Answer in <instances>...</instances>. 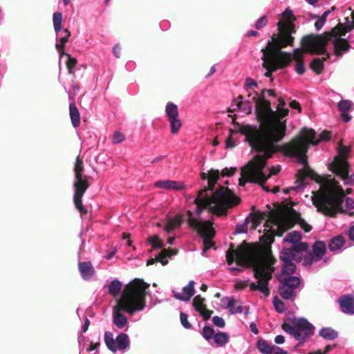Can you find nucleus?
<instances>
[{"label":"nucleus","instance_id":"9","mask_svg":"<svg viewBox=\"0 0 354 354\" xmlns=\"http://www.w3.org/2000/svg\"><path fill=\"white\" fill-rule=\"evenodd\" d=\"M322 177L323 178V183L326 180L331 181L332 189L331 193H335L336 194L337 198V204L335 205L333 207H332L334 215H326L323 212H320L323 215L331 218H335L337 215V213H345L346 211L342 207V203L344 202L346 194H351L352 193L353 189L351 188H347L345 191L343 188L339 185V182L335 178H333L331 175L326 174L323 176L319 175V179Z\"/></svg>","mask_w":354,"mask_h":354},{"label":"nucleus","instance_id":"45","mask_svg":"<svg viewBox=\"0 0 354 354\" xmlns=\"http://www.w3.org/2000/svg\"><path fill=\"white\" fill-rule=\"evenodd\" d=\"M270 215V213L268 212H261L257 211L253 214H251L250 216L255 220V222L261 223L262 221H264L268 218Z\"/></svg>","mask_w":354,"mask_h":354},{"label":"nucleus","instance_id":"32","mask_svg":"<svg viewBox=\"0 0 354 354\" xmlns=\"http://www.w3.org/2000/svg\"><path fill=\"white\" fill-rule=\"evenodd\" d=\"M252 169L251 165H248V163L241 169V177L239 180V185L244 187L246 182L251 183L249 179L250 178V174Z\"/></svg>","mask_w":354,"mask_h":354},{"label":"nucleus","instance_id":"20","mask_svg":"<svg viewBox=\"0 0 354 354\" xmlns=\"http://www.w3.org/2000/svg\"><path fill=\"white\" fill-rule=\"evenodd\" d=\"M219 179V171L218 169H212L209 172V178L208 180V185L203 189L198 191V194L201 196H207L210 197L208 194V192H212L214 190L215 185L217 183Z\"/></svg>","mask_w":354,"mask_h":354},{"label":"nucleus","instance_id":"54","mask_svg":"<svg viewBox=\"0 0 354 354\" xmlns=\"http://www.w3.org/2000/svg\"><path fill=\"white\" fill-rule=\"evenodd\" d=\"M281 328L286 333L292 335L295 337V325L292 326L288 323H283Z\"/></svg>","mask_w":354,"mask_h":354},{"label":"nucleus","instance_id":"39","mask_svg":"<svg viewBox=\"0 0 354 354\" xmlns=\"http://www.w3.org/2000/svg\"><path fill=\"white\" fill-rule=\"evenodd\" d=\"M229 336L226 333L219 331L216 333L214 341L218 346H223L229 342Z\"/></svg>","mask_w":354,"mask_h":354},{"label":"nucleus","instance_id":"12","mask_svg":"<svg viewBox=\"0 0 354 354\" xmlns=\"http://www.w3.org/2000/svg\"><path fill=\"white\" fill-rule=\"evenodd\" d=\"M104 342L108 348L113 353H115L118 349H126L130 344L129 337L126 333H120L115 339L112 333L109 331L104 333Z\"/></svg>","mask_w":354,"mask_h":354},{"label":"nucleus","instance_id":"26","mask_svg":"<svg viewBox=\"0 0 354 354\" xmlns=\"http://www.w3.org/2000/svg\"><path fill=\"white\" fill-rule=\"evenodd\" d=\"M78 268L82 278L85 280L90 279L95 273V269L91 262H80Z\"/></svg>","mask_w":354,"mask_h":354},{"label":"nucleus","instance_id":"23","mask_svg":"<svg viewBox=\"0 0 354 354\" xmlns=\"http://www.w3.org/2000/svg\"><path fill=\"white\" fill-rule=\"evenodd\" d=\"M155 186L158 188L173 189L176 191L182 190L185 188L184 183L170 180L157 181L155 183Z\"/></svg>","mask_w":354,"mask_h":354},{"label":"nucleus","instance_id":"4","mask_svg":"<svg viewBox=\"0 0 354 354\" xmlns=\"http://www.w3.org/2000/svg\"><path fill=\"white\" fill-rule=\"evenodd\" d=\"M149 287V284L138 278L124 286L120 298L113 308V321L118 328H124L127 324V318L121 311L133 315L136 311L142 310L145 308L146 290Z\"/></svg>","mask_w":354,"mask_h":354},{"label":"nucleus","instance_id":"50","mask_svg":"<svg viewBox=\"0 0 354 354\" xmlns=\"http://www.w3.org/2000/svg\"><path fill=\"white\" fill-rule=\"evenodd\" d=\"M167 258H169L168 250L162 249L160 254L156 257V260L157 261L160 262L162 266H166L168 263Z\"/></svg>","mask_w":354,"mask_h":354},{"label":"nucleus","instance_id":"57","mask_svg":"<svg viewBox=\"0 0 354 354\" xmlns=\"http://www.w3.org/2000/svg\"><path fill=\"white\" fill-rule=\"evenodd\" d=\"M198 312L201 314L205 320H208L213 313L212 310L207 309L206 307L203 308Z\"/></svg>","mask_w":354,"mask_h":354},{"label":"nucleus","instance_id":"62","mask_svg":"<svg viewBox=\"0 0 354 354\" xmlns=\"http://www.w3.org/2000/svg\"><path fill=\"white\" fill-rule=\"evenodd\" d=\"M122 48L119 44H117L113 47V54L116 58H120L121 56Z\"/></svg>","mask_w":354,"mask_h":354},{"label":"nucleus","instance_id":"8","mask_svg":"<svg viewBox=\"0 0 354 354\" xmlns=\"http://www.w3.org/2000/svg\"><path fill=\"white\" fill-rule=\"evenodd\" d=\"M84 170L83 159L78 156L76 158L73 169L75 174L73 203L75 208L82 216H85L88 214L87 209L83 205L82 197L90 187L88 176L83 174Z\"/></svg>","mask_w":354,"mask_h":354},{"label":"nucleus","instance_id":"25","mask_svg":"<svg viewBox=\"0 0 354 354\" xmlns=\"http://www.w3.org/2000/svg\"><path fill=\"white\" fill-rule=\"evenodd\" d=\"M279 258L283 262H299L301 260V257L299 254L295 253L290 248H283L280 253Z\"/></svg>","mask_w":354,"mask_h":354},{"label":"nucleus","instance_id":"34","mask_svg":"<svg viewBox=\"0 0 354 354\" xmlns=\"http://www.w3.org/2000/svg\"><path fill=\"white\" fill-rule=\"evenodd\" d=\"M166 115L168 117L169 120L178 118V106L171 102H169L166 105L165 109Z\"/></svg>","mask_w":354,"mask_h":354},{"label":"nucleus","instance_id":"52","mask_svg":"<svg viewBox=\"0 0 354 354\" xmlns=\"http://www.w3.org/2000/svg\"><path fill=\"white\" fill-rule=\"evenodd\" d=\"M273 305L278 313H281L286 310L285 304L277 297H274Z\"/></svg>","mask_w":354,"mask_h":354},{"label":"nucleus","instance_id":"21","mask_svg":"<svg viewBox=\"0 0 354 354\" xmlns=\"http://www.w3.org/2000/svg\"><path fill=\"white\" fill-rule=\"evenodd\" d=\"M265 230L266 232L264 233V234L260 237V241L264 244V246L263 248H259L258 246L257 247L259 249V250L261 252H264L265 250L268 249L270 251L271 255H273L271 251V244L274 241V236L276 235V234L274 230L272 229Z\"/></svg>","mask_w":354,"mask_h":354},{"label":"nucleus","instance_id":"29","mask_svg":"<svg viewBox=\"0 0 354 354\" xmlns=\"http://www.w3.org/2000/svg\"><path fill=\"white\" fill-rule=\"evenodd\" d=\"M187 214L189 216L187 220L188 225L194 230L197 231L200 228L203 227V226L211 222V221L209 220L203 222L198 221L196 218L193 217V214L190 210H187Z\"/></svg>","mask_w":354,"mask_h":354},{"label":"nucleus","instance_id":"43","mask_svg":"<svg viewBox=\"0 0 354 354\" xmlns=\"http://www.w3.org/2000/svg\"><path fill=\"white\" fill-rule=\"evenodd\" d=\"M54 30L55 32H58L61 30L62 24V14L57 12L53 14V17Z\"/></svg>","mask_w":354,"mask_h":354},{"label":"nucleus","instance_id":"64","mask_svg":"<svg viewBox=\"0 0 354 354\" xmlns=\"http://www.w3.org/2000/svg\"><path fill=\"white\" fill-rule=\"evenodd\" d=\"M270 354H287V351L283 350L279 346H274L272 350V353H270Z\"/></svg>","mask_w":354,"mask_h":354},{"label":"nucleus","instance_id":"31","mask_svg":"<svg viewBox=\"0 0 354 354\" xmlns=\"http://www.w3.org/2000/svg\"><path fill=\"white\" fill-rule=\"evenodd\" d=\"M286 208L288 210V212L294 216L295 218L297 220L300 227L306 232H308L312 230V227L304 219L301 218L299 213L297 212L294 209L291 207H286Z\"/></svg>","mask_w":354,"mask_h":354},{"label":"nucleus","instance_id":"19","mask_svg":"<svg viewBox=\"0 0 354 354\" xmlns=\"http://www.w3.org/2000/svg\"><path fill=\"white\" fill-rule=\"evenodd\" d=\"M350 165L330 169L333 174L344 180L345 185H353L354 184V174H349Z\"/></svg>","mask_w":354,"mask_h":354},{"label":"nucleus","instance_id":"41","mask_svg":"<svg viewBox=\"0 0 354 354\" xmlns=\"http://www.w3.org/2000/svg\"><path fill=\"white\" fill-rule=\"evenodd\" d=\"M296 271V266L293 261L283 262L282 267V273L288 276H291Z\"/></svg>","mask_w":354,"mask_h":354},{"label":"nucleus","instance_id":"56","mask_svg":"<svg viewBox=\"0 0 354 354\" xmlns=\"http://www.w3.org/2000/svg\"><path fill=\"white\" fill-rule=\"evenodd\" d=\"M125 136L124 134L119 131L115 132L113 136V142L114 144H119L122 142L123 140H124Z\"/></svg>","mask_w":354,"mask_h":354},{"label":"nucleus","instance_id":"35","mask_svg":"<svg viewBox=\"0 0 354 354\" xmlns=\"http://www.w3.org/2000/svg\"><path fill=\"white\" fill-rule=\"evenodd\" d=\"M257 349L263 354H270L274 346H271L268 342L263 339H259L256 344Z\"/></svg>","mask_w":354,"mask_h":354},{"label":"nucleus","instance_id":"16","mask_svg":"<svg viewBox=\"0 0 354 354\" xmlns=\"http://www.w3.org/2000/svg\"><path fill=\"white\" fill-rule=\"evenodd\" d=\"M212 225L213 222L211 221L196 231L203 238V252H206L215 245V243L212 241V239L214 237L216 234Z\"/></svg>","mask_w":354,"mask_h":354},{"label":"nucleus","instance_id":"24","mask_svg":"<svg viewBox=\"0 0 354 354\" xmlns=\"http://www.w3.org/2000/svg\"><path fill=\"white\" fill-rule=\"evenodd\" d=\"M194 281H190L189 283L185 286L183 289V292L185 295H182L181 293L178 292H174V296L176 299L184 301H188L191 299V297L194 295L195 290H194Z\"/></svg>","mask_w":354,"mask_h":354},{"label":"nucleus","instance_id":"47","mask_svg":"<svg viewBox=\"0 0 354 354\" xmlns=\"http://www.w3.org/2000/svg\"><path fill=\"white\" fill-rule=\"evenodd\" d=\"M216 333L213 328L209 326L203 327L202 335L207 341L214 339Z\"/></svg>","mask_w":354,"mask_h":354},{"label":"nucleus","instance_id":"22","mask_svg":"<svg viewBox=\"0 0 354 354\" xmlns=\"http://www.w3.org/2000/svg\"><path fill=\"white\" fill-rule=\"evenodd\" d=\"M272 224H279L282 227H287V231L295 225V221L290 217L283 216L280 213H275L272 218H270Z\"/></svg>","mask_w":354,"mask_h":354},{"label":"nucleus","instance_id":"59","mask_svg":"<svg viewBox=\"0 0 354 354\" xmlns=\"http://www.w3.org/2000/svg\"><path fill=\"white\" fill-rule=\"evenodd\" d=\"M313 261H316L315 257L310 252L307 255L304 257V264L305 266H310L313 263Z\"/></svg>","mask_w":354,"mask_h":354},{"label":"nucleus","instance_id":"37","mask_svg":"<svg viewBox=\"0 0 354 354\" xmlns=\"http://www.w3.org/2000/svg\"><path fill=\"white\" fill-rule=\"evenodd\" d=\"M319 335L326 339L333 340L337 337L338 333L330 328H323L319 330Z\"/></svg>","mask_w":354,"mask_h":354},{"label":"nucleus","instance_id":"5","mask_svg":"<svg viewBox=\"0 0 354 354\" xmlns=\"http://www.w3.org/2000/svg\"><path fill=\"white\" fill-rule=\"evenodd\" d=\"M241 202V198L234 194V192L228 187L219 186L211 196H201L198 194L194 201L196 205V214L200 216L205 209L208 212L218 216H225L227 209L237 205Z\"/></svg>","mask_w":354,"mask_h":354},{"label":"nucleus","instance_id":"11","mask_svg":"<svg viewBox=\"0 0 354 354\" xmlns=\"http://www.w3.org/2000/svg\"><path fill=\"white\" fill-rule=\"evenodd\" d=\"M56 35L57 43L55 47L59 55V65L60 66L62 62H64L66 66H75L77 64L76 59L62 52L71 35L70 32L67 29H61L58 32H56Z\"/></svg>","mask_w":354,"mask_h":354},{"label":"nucleus","instance_id":"27","mask_svg":"<svg viewBox=\"0 0 354 354\" xmlns=\"http://www.w3.org/2000/svg\"><path fill=\"white\" fill-rule=\"evenodd\" d=\"M326 251V245L322 241H317L313 245L312 254L315 257V261L321 260Z\"/></svg>","mask_w":354,"mask_h":354},{"label":"nucleus","instance_id":"33","mask_svg":"<svg viewBox=\"0 0 354 354\" xmlns=\"http://www.w3.org/2000/svg\"><path fill=\"white\" fill-rule=\"evenodd\" d=\"M345 241L342 236L339 235L332 238L328 243V248L330 251L340 249L344 244Z\"/></svg>","mask_w":354,"mask_h":354},{"label":"nucleus","instance_id":"3","mask_svg":"<svg viewBox=\"0 0 354 354\" xmlns=\"http://www.w3.org/2000/svg\"><path fill=\"white\" fill-rule=\"evenodd\" d=\"M256 103L255 113L260 123V127L247 124L239 131L245 136V141L248 143L274 140L281 141L286 133V120H279V111H274L271 108L270 102L265 99V95H259L257 91L249 93L248 97Z\"/></svg>","mask_w":354,"mask_h":354},{"label":"nucleus","instance_id":"36","mask_svg":"<svg viewBox=\"0 0 354 354\" xmlns=\"http://www.w3.org/2000/svg\"><path fill=\"white\" fill-rule=\"evenodd\" d=\"M225 299L227 300L225 308H230L231 314L241 313L243 312V306L241 303L236 305L234 298H225Z\"/></svg>","mask_w":354,"mask_h":354},{"label":"nucleus","instance_id":"63","mask_svg":"<svg viewBox=\"0 0 354 354\" xmlns=\"http://www.w3.org/2000/svg\"><path fill=\"white\" fill-rule=\"evenodd\" d=\"M345 198V205L347 209H354V200L350 197H346Z\"/></svg>","mask_w":354,"mask_h":354},{"label":"nucleus","instance_id":"10","mask_svg":"<svg viewBox=\"0 0 354 354\" xmlns=\"http://www.w3.org/2000/svg\"><path fill=\"white\" fill-rule=\"evenodd\" d=\"M301 284V279L295 276H287L280 279L278 292L285 300H295L297 297L296 290Z\"/></svg>","mask_w":354,"mask_h":354},{"label":"nucleus","instance_id":"49","mask_svg":"<svg viewBox=\"0 0 354 354\" xmlns=\"http://www.w3.org/2000/svg\"><path fill=\"white\" fill-rule=\"evenodd\" d=\"M171 133L175 134L178 132L179 129L182 127V123L178 118H174V120H169Z\"/></svg>","mask_w":354,"mask_h":354},{"label":"nucleus","instance_id":"7","mask_svg":"<svg viewBox=\"0 0 354 354\" xmlns=\"http://www.w3.org/2000/svg\"><path fill=\"white\" fill-rule=\"evenodd\" d=\"M266 252L270 253L268 249L261 252L256 245H248L245 241L236 249H234V243H231L226 252V261L228 265L236 262L239 266L244 267L266 255Z\"/></svg>","mask_w":354,"mask_h":354},{"label":"nucleus","instance_id":"38","mask_svg":"<svg viewBox=\"0 0 354 354\" xmlns=\"http://www.w3.org/2000/svg\"><path fill=\"white\" fill-rule=\"evenodd\" d=\"M122 287V283L118 280L112 281L109 286V292L113 296L119 295Z\"/></svg>","mask_w":354,"mask_h":354},{"label":"nucleus","instance_id":"6","mask_svg":"<svg viewBox=\"0 0 354 354\" xmlns=\"http://www.w3.org/2000/svg\"><path fill=\"white\" fill-rule=\"evenodd\" d=\"M266 252V255L245 267L252 268L254 271V277L258 280L257 283L253 282L250 284V290H259L266 297H268L270 295L268 283L274 272V265L277 262V259L273 255H271L270 252Z\"/></svg>","mask_w":354,"mask_h":354},{"label":"nucleus","instance_id":"60","mask_svg":"<svg viewBox=\"0 0 354 354\" xmlns=\"http://www.w3.org/2000/svg\"><path fill=\"white\" fill-rule=\"evenodd\" d=\"M251 86L257 87V83L254 80H252V78L248 77L245 80V89L247 91H249V89L250 88Z\"/></svg>","mask_w":354,"mask_h":354},{"label":"nucleus","instance_id":"48","mask_svg":"<svg viewBox=\"0 0 354 354\" xmlns=\"http://www.w3.org/2000/svg\"><path fill=\"white\" fill-rule=\"evenodd\" d=\"M148 241L151 243V246L153 249L162 248L164 246L163 242L156 234L149 237L148 239Z\"/></svg>","mask_w":354,"mask_h":354},{"label":"nucleus","instance_id":"55","mask_svg":"<svg viewBox=\"0 0 354 354\" xmlns=\"http://www.w3.org/2000/svg\"><path fill=\"white\" fill-rule=\"evenodd\" d=\"M268 23V19L266 16L261 17L255 23L254 27L257 29H261L266 26Z\"/></svg>","mask_w":354,"mask_h":354},{"label":"nucleus","instance_id":"15","mask_svg":"<svg viewBox=\"0 0 354 354\" xmlns=\"http://www.w3.org/2000/svg\"><path fill=\"white\" fill-rule=\"evenodd\" d=\"M295 339L304 341L313 333V327L305 319H299L295 321Z\"/></svg>","mask_w":354,"mask_h":354},{"label":"nucleus","instance_id":"1","mask_svg":"<svg viewBox=\"0 0 354 354\" xmlns=\"http://www.w3.org/2000/svg\"><path fill=\"white\" fill-rule=\"evenodd\" d=\"M293 21L292 11L286 8L277 24L278 32L273 34L266 47L261 49L262 66H288L291 64L293 66H305L304 55L306 52L317 55L309 66H324L325 63L334 61L352 47L346 39L332 32L325 37L314 34L306 35L301 40L300 48H295L292 53L282 51L281 48L292 46L294 43L292 35L296 32V28Z\"/></svg>","mask_w":354,"mask_h":354},{"label":"nucleus","instance_id":"17","mask_svg":"<svg viewBox=\"0 0 354 354\" xmlns=\"http://www.w3.org/2000/svg\"><path fill=\"white\" fill-rule=\"evenodd\" d=\"M340 310L348 315H354V296L344 295L338 299Z\"/></svg>","mask_w":354,"mask_h":354},{"label":"nucleus","instance_id":"40","mask_svg":"<svg viewBox=\"0 0 354 354\" xmlns=\"http://www.w3.org/2000/svg\"><path fill=\"white\" fill-rule=\"evenodd\" d=\"M301 239V234L298 231H293L288 233L284 239V242L290 243H296Z\"/></svg>","mask_w":354,"mask_h":354},{"label":"nucleus","instance_id":"30","mask_svg":"<svg viewBox=\"0 0 354 354\" xmlns=\"http://www.w3.org/2000/svg\"><path fill=\"white\" fill-rule=\"evenodd\" d=\"M69 113L72 124L74 127H77L80 124V115L77 106L74 103L69 104Z\"/></svg>","mask_w":354,"mask_h":354},{"label":"nucleus","instance_id":"58","mask_svg":"<svg viewBox=\"0 0 354 354\" xmlns=\"http://www.w3.org/2000/svg\"><path fill=\"white\" fill-rule=\"evenodd\" d=\"M213 324L219 327V328H223L225 325V322L224 319L222 317H220L218 316H214L212 318Z\"/></svg>","mask_w":354,"mask_h":354},{"label":"nucleus","instance_id":"46","mask_svg":"<svg viewBox=\"0 0 354 354\" xmlns=\"http://www.w3.org/2000/svg\"><path fill=\"white\" fill-rule=\"evenodd\" d=\"M205 298L202 297L200 295H196L193 299V306L196 311H199L203 308L206 307L204 304Z\"/></svg>","mask_w":354,"mask_h":354},{"label":"nucleus","instance_id":"53","mask_svg":"<svg viewBox=\"0 0 354 354\" xmlns=\"http://www.w3.org/2000/svg\"><path fill=\"white\" fill-rule=\"evenodd\" d=\"M180 323L185 328L190 329L192 324L188 322V315L185 313L180 314Z\"/></svg>","mask_w":354,"mask_h":354},{"label":"nucleus","instance_id":"28","mask_svg":"<svg viewBox=\"0 0 354 354\" xmlns=\"http://www.w3.org/2000/svg\"><path fill=\"white\" fill-rule=\"evenodd\" d=\"M183 222V216L182 214H176L174 218L169 219L165 227L164 230L167 233H170L172 230L179 227Z\"/></svg>","mask_w":354,"mask_h":354},{"label":"nucleus","instance_id":"44","mask_svg":"<svg viewBox=\"0 0 354 354\" xmlns=\"http://www.w3.org/2000/svg\"><path fill=\"white\" fill-rule=\"evenodd\" d=\"M290 248L297 254L299 252H306L308 248V244L306 242L299 241L292 244Z\"/></svg>","mask_w":354,"mask_h":354},{"label":"nucleus","instance_id":"61","mask_svg":"<svg viewBox=\"0 0 354 354\" xmlns=\"http://www.w3.org/2000/svg\"><path fill=\"white\" fill-rule=\"evenodd\" d=\"M236 170V167H231L230 169L225 167L221 171V175L223 176H231L235 173Z\"/></svg>","mask_w":354,"mask_h":354},{"label":"nucleus","instance_id":"18","mask_svg":"<svg viewBox=\"0 0 354 354\" xmlns=\"http://www.w3.org/2000/svg\"><path fill=\"white\" fill-rule=\"evenodd\" d=\"M337 109L341 113L340 117L344 122H348L352 120V116L348 113L354 109V104L348 100H342L337 103Z\"/></svg>","mask_w":354,"mask_h":354},{"label":"nucleus","instance_id":"14","mask_svg":"<svg viewBox=\"0 0 354 354\" xmlns=\"http://www.w3.org/2000/svg\"><path fill=\"white\" fill-rule=\"evenodd\" d=\"M351 151V146H345L342 143V140L338 142L337 155L334 158L328 165V169L339 168L345 166L350 165L348 162V158Z\"/></svg>","mask_w":354,"mask_h":354},{"label":"nucleus","instance_id":"51","mask_svg":"<svg viewBox=\"0 0 354 354\" xmlns=\"http://www.w3.org/2000/svg\"><path fill=\"white\" fill-rule=\"evenodd\" d=\"M344 25H345V28L348 30H351L354 28V11H352L351 12H350V15L349 16H346L345 18H344Z\"/></svg>","mask_w":354,"mask_h":354},{"label":"nucleus","instance_id":"13","mask_svg":"<svg viewBox=\"0 0 354 354\" xmlns=\"http://www.w3.org/2000/svg\"><path fill=\"white\" fill-rule=\"evenodd\" d=\"M300 134L302 135V142H306L308 145L307 151L309 149L310 145H317L320 141H327L330 139V132L324 131L319 134V138L318 140H315L316 136L315 131L313 129H308L307 127L301 128L295 138H297Z\"/></svg>","mask_w":354,"mask_h":354},{"label":"nucleus","instance_id":"2","mask_svg":"<svg viewBox=\"0 0 354 354\" xmlns=\"http://www.w3.org/2000/svg\"><path fill=\"white\" fill-rule=\"evenodd\" d=\"M302 135L297 138H293L290 142L279 145L280 141L274 140L250 142V146L258 152H263L262 155H256L248 165L252 166L250 182L263 185L273 175L277 174L280 170V166L272 167L270 169V174L266 176L263 169L266 165L267 160L271 158L273 154L281 152L285 156L297 158V162L304 165V169L298 170L296 174V183L302 184V181L306 178H310L320 185L318 191L313 192L311 201L313 205L317 208L318 212H323L326 215H334L333 208L337 204V198L335 193H331V181L326 180L323 184V178L313 170L308 165L307 161V147L306 142H302Z\"/></svg>","mask_w":354,"mask_h":354},{"label":"nucleus","instance_id":"42","mask_svg":"<svg viewBox=\"0 0 354 354\" xmlns=\"http://www.w3.org/2000/svg\"><path fill=\"white\" fill-rule=\"evenodd\" d=\"M236 106L238 109L246 111L247 113H251L252 106V103L249 100L245 101H238L236 102Z\"/></svg>","mask_w":354,"mask_h":354}]
</instances>
